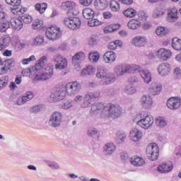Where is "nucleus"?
<instances>
[{
  "label": "nucleus",
  "mask_w": 181,
  "mask_h": 181,
  "mask_svg": "<svg viewBox=\"0 0 181 181\" xmlns=\"http://www.w3.org/2000/svg\"><path fill=\"white\" fill-rule=\"evenodd\" d=\"M101 114L102 117H109L113 119L119 118L124 113L122 107L118 105L109 104L106 106L101 103L93 105L90 109V114L92 115H97Z\"/></svg>",
  "instance_id": "nucleus-1"
},
{
  "label": "nucleus",
  "mask_w": 181,
  "mask_h": 181,
  "mask_svg": "<svg viewBox=\"0 0 181 181\" xmlns=\"http://www.w3.org/2000/svg\"><path fill=\"white\" fill-rule=\"evenodd\" d=\"M133 122L142 129H149L153 125V116L146 112H140L133 116Z\"/></svg>",
  "instance_id": "nucleus-2"
},
{
  "label": "nucleus",
  "mask_w": 181,
  "mask_h": 181,
  "mask_svg": "<svg viewBox=\"0 0 181 181\" xmlns=\"http://www.w3.org/2000/svg\"><path fill=\"white\" fill-rule=\"evenodd\" d=\"M100 97V92L95 91V92H88L84 97L83 95H76L74 101L76 103H81V101L83 102L81 103V106L82 108H89V107H91L93 105V103L97 100Z\"/></svg>",
  "instance_id": "nucleus-3"
},
{
  "label": "nucleus",
  "mask_w": 181,
  "mask_h": 181,
  "mask_svg": "<svg viewBox=\"0 0 181 181\" xmlns=\"http://www.w3.org/2000/svg\"><path fill=\"white\" fill-rule=\"evenodd\" d=\"M36 70V76L34 78V81H47L53 77L54 68L53 66L47 64L46 67Z\"/></svg>",
  "instance_id": "nucleus-4"
},
{
  "label": "nucleus",
  "mask_w": 181,
  "mask_h": 181,
  "mask_svg": "<svg viewBox=\"0 0 181 181\" xmlns=\"http://www.w3.org/2000/svg\"><path fill=\"white\" fill-rule=\"evenodd\" d=\"M139 69H141L139 65L123 64L116 66L114 69V73L117 77H122L125 74H131L132 71H136Z\"/></svg>",
  "instance_id": "nucleus-5"
},
{
  "label": "nucleus",
  "mask_w": 181,
  "mask_h": 181,
  "mask_svg": "<svg viewBox=\"0 0 181 181\" xmlns=\"http://www.w3.org/2000/svg\"><path fill=\"white\" fill-rule=\"evenodd\" d=\"M146 158L151 162H155L159 159V146L156 143H151L146 147Z\"/></svg>",
  "instance_id": "nucleus-6"
},
{
  "label": "nucleus",
  "mask_w": 181,
  "mask_h": 181,
  "mask_svg": "<svg viewBox=\"0 0 181 181\" xmlns=\"http://www.w3.org/2000/svg\"><path fill=\"white\" fill-rule=\"evenodd\" d=\"M62 29L57 25L48 27L45 32V36L49 40H57L62 37Z\"/></svg>",
  "instance_id": "nucleus-7"
},
{
  "label": "nucleus",
  "mask_w": 181,
  "mask_h": 181,
  "mask_svg": "<svg viewBox=\"0 0 181 181\" xmlns=\"http://www.w3.org/2000/svg\"><path fill=\"white\" fill-rule=\"evenodd\" d=\"M62 9L67 11V15H74L77 16L80 13V8L78 4L73 1H64L61 5Z\"/></svg>",
  "instance_id": "nucleus-8"
},
{
  "label": "nucleus",
  "mask_w": 181,
  "mask_h": 181,
  "mask_svg": "<svg viewBox=\"0 0 181 181\" xmlns=\"http://www.w3.org/2000/svg\"><path fill=\"white\" fill-rule=\"evenodd\" d=\"M64 89L65 90V93H66V95L73 97L80 93L81 85L78 81H71L65 85Z\"/></svg>",
  "instance_id": "nucleus-9"
},
{
  "label": "nucleus",
  "mask_w": 181,
  "mask_h": 181,
  "mask_svg": "<svg viewBox=\"0 0 181 181\" xmlns=\"http://www.w3.org/2000/svg\"><path fill=\"white\" fill-rule=\"evenodd\" d=\"M67 93L64 88H57L55 90L52 91L49 98V103H59V101H63L66 98Z\"/></svg>",
  "instance_id": "nucleus-10"
},
{
  "label": "nucleus",
  "mask_w": 181,
  "mask_h": 181,
  "mask_svg": "<svg viewBox=\"0 0 181 181\" xmlns=\"http://www.w3.org/2000/svg\"><path fill=\"white\" fill-rule=\"evenodd\" d=\"M63 23L69 29L76 30L81 26V19L78 17H66L63 20Z\"/></svg>",
  "instance_id": "nucleus-11"
},
{
  "label": "nucleus",
  "mask_w": 181,
  "mask_h": 181,
  "mask_svg": "<svg viewBox=\"0 0 181 181\" xmlns=\"http://www.w3.org/2000/svg\"><path fill=\"white\" fill-rule=\"evenodd\" d=\"M52 62L55 64L56 70H64L67 69L69 65L67 59L59 54H56L53 57Z\"/></svg>",
  "instance_id": "nucleus-12"
},
{
  "label": "nucleus",
  "mask_w": 181,
  "mask_h": 181,
  "mask_svg": "<svg viewBox=\"0 0 181 181\" xmlns=\"http://www.w3.org/2000/svg\"><path fill=\"white\" fill-rule=\"evenodd\" d=\"M63 122V113L59 111L52 112L49 119V124L53 128L60 127Z\"/></svg>",
  "instance_id": "nucleus-13"
},
{
  "label": "nucleus",
  "mask_w": 181,
  "mask_h": 181,
  "mask_svg": "<svg viewBox=\"0 0 181 181\" xmlns=\"http://www.w3.org/2000/svg\"><path fill=\"white\" fill-rule=\"evenodd\" d=\"M173 55V54L172 53V51L166 48H160L156 52V57L158 60H161L162 62H168V60H170Z\"/></svg>",
  "instance_id": "nucleus-14"
},
{
  "label": "nucleus",
  "mask_w": 181,
  "mask_h": 181,
  "mask_svg": "<svg viewBox=\"0 0 181 181\" xmlns=\"http://www.w3.org/2000/svg\"><path fill=\"white\" fill-rule=\"evenodd\" d=\"M154 103L153 98L151 95H143L140 98V105L144 110H152Z\"/></svg>",
  "instance_id": "nucleus-15"
},
{
  "label": "nucleus",
  "mask_w": 181,
  "mask_h": 181,
  "mask_svg": "<svg viewBox=\"0 0 181 181\" xmlns=\"http://www.w3.org/2000/svg\"><path fill=\"white\" fill-rule=\"evenodd\" d=\"M157 71L158 76L160 77H166L172 71V65L168 62H163L158 66Z\"/></svg>",
  "instance_id": "nucleus-16"
},
{
  "label": "nucleus",
  "mask_w": 181,
  "mask_h": 181,
  "mask_svg": "<svg viewBox=\"0 0 181 181\" xmlns=\"http://www.w3.org/2000/svg\"><path fill=\"white\" fill-rule=\"evenodd\" d=\"M132 45L135 47H145L148 45V37L144 35H136L132 39Z\"/></svg>",
  "instance_id": "nucleus-17"
},
{
  "label": "nucleus",
  "mask_w": 181,
  "mask_h": 181,
  "mask_svg": "<svg viewBox=\"0 0 181 181\" xmlns=\"http://www.w3.org/2000/svg\"><path fill=\"white\" fill-rule=\"evenodd\" d=\"M86 60V54L83 52H77L72 58V63L76 70L81 69V63Z\"/></svg>",
  "instance_id": "nucleus-18"
},
{
  "label": "nucleus",
  "mask_w": 181,
  "mask_h": 181,
  "mask_svg": "<svg viewBox=\"0 0 181 181\" xmlns=\"http://www.w3.org/2000/svg\"><path fill=\"white\" fill-rule=\"evenodd\" d=\"M163 88V86H162V83L159 82H154L149 86L148 93L150 95H159V94L162 93Z\"/></svg>",
  "instance_id": "nucleus-19"
},
{
  "label": "nucleus",
  "mask_w": 181,
  "mask_h": 181,
  "mask_svg": "<svg viewBox=\"0 0 181 181\" xmlns=\"http://www.w3.org/2000/svg\"><path fill=\"white\" fill-rule=\"evenodd\" d=\"M181 105V98L179 96L171 97L167 100V107L170 110H178Z\"/></svg>",
  "instance_id": "nucleus-20"
},
{
  "label": "nucleus",
  "mask_w": 181,
  "mask_h": 181,
  "mask_svg": "<svg viewBox=\"0 0 181 181\" xmlns=\"http://www.w3.org/2000/svg\"><path fill=\"white\" fill-rule=\"evenodd\" d=\"M144 136V133L138 128H133L129 132V138L133 142H139Z\"/></svg>",
  "instance_id": "nucleus-21"
},
{
  "label": "nucleus",
  "mask_w": 181,
  "mask_h": 181,
  "mask_svg": "<svg viewBox=\"0 0 181 181\" xmlns=\"http://www.w3.org/2000/svg\"><path fill=\"white\" fill-rule=\"evenodd\" d=\"M157 170L159 173H170L173 170V163L172 162H164L158 165Z\"/></svg>",
  "instance_id": "nucleus-22"
},
{
  "label": "nucleus",
  "mask_w": 181,
  "mask_h": 181,
  "mask_svg": "<svg viewBox=\"0 0 181 181\" xmlns=\"http://www.w3.org/2000/svg\"><path fill=\"white\" fill-rule=\"evenodd\" d=\"M130 163L134 168H142L146 165V160L143 157L133 156L130 158Z\"/></svg>",
  "instance_id": "nucleus-23"
},
{
  "label": "nucleus",
  "mask_w": 181,
  "mask_h": 181,
  "mask_svg": "<svg viewBox=\"0 0 181 181\" xmlns=\"http://www.w3.org/2000/svg\"><path fill=\"white\" fill-rule=\"evenodd\" d=\"M179 19V11L175 6L170 7L168 10L167 21L168 22H176Z\"/></svg>",
  "instance_id": "nucleus-24"
},
{
  "label": "nucleus",
  "mask_w": 181,
  "mask_h": 181,
  "mask_svg": "<svg viewBox=\"0 0 181 181\" xmlns=\"http://www.w3.org/2000/svg\"><path fill=\"white\" fill-rule=\"evenodd\" d=\"M103 62L106 64H111L117 60V53L114 51H107L103 56Z\"/></svg>",
  "instance_id": "nucleus-25"
},
{
  "label": "nucleus",
  "mask_w": 181,
  "mask_h": 181,
  "mask_svg": "<svg viewBox=\"0 0 181 181\" xmlns=\"http://www.w3.org/2000/svg\"><path fill=\"white\" fill-rule=\"evenodd\" d=\"M13 64V59H12L5 60L0 64V74H6V73L11 70Z\"/></svg>",
  "instance_id": "nucleus-26"
},
{
  "label": "nucleus",
  "mask_w": 181,
  "mask_h": 181,
  "mask_svg": "<svg viewBox=\"0 0 181 181\" xmlns=\"http://www.w3.org/2000/svg\"><path fill=\"white\" fill-rule=\"evenodd\" d=\"M10 25L14 30H21L23 28V23L21 18L12 17L10 20Z\"/></svg>",
  "instance_id": "nucleus-27"
},
{
  "label": "nucleus",
  "mask_w": 181,
  "mask_h": 181,
  "mask_svg": "<svg viewBox=\"0 0 181 181\" xmlns=\"http://www.w3.org/2000/svg\"><path fill=\"white\" fill-rule=\"evenodd\" d=\"M138 70L144 83H146V84H149L152 81V74H151V71H149L148 69H141V68Z\"/></svg>",
  "instance_id": "nucleus-28"
},
{
  "label": "nucleus",
  "mask_w": 181,
  "mask_h": 181,
  "mask_svg": "<svg viewBox=\"0 0 181 181\" xmlns=\"http://www.w3.org/2000/svg\"><path fill=\"white\" fill-rule=\"evenodd\" d=\"M115 151H117V146L112 142L107 143L103 146V153L105 155H112Z\"/></svg>",
  "instance_id": "nucleus-29"
},
{
  "label": "nucleus",
  "mask_w": 181,
  "mask_h": 181,
  "mask_svg": "<svg viewBox=\"0 0 181 181\" xmlns=\"http://www.w3.org/2000/svg\"><path fill=\"white\" fill-rule=\"evenodd\" d=\"M117 80V77L115 76V74L114 73H107L105 79L103 81H102L103 86H110V84H112L115 83Z\"/></svg>",
  "instance_id": "nucleus-30"
},
{
  "label": "nucleus",
  "mask_w": 181,
  "mask_h": 181,
  "mask_svg": "<svg viewBox=\"0 0 181 181\" xmlns=\"http://www.w3.org/2000/svg\"><path fill=\"white\" fill-rule=\"evenodd\" d=\"M142 26V23L138 19L132 18L129 20L127 23V28L132 30H136Z\"/></svg>",
  "instance_id": "nucleus-31"
},
{
  "label": "nucleus",
  "mask_w": 181,
  "mask_h": 181,
  "mask_svg": "<svg viewBox=\"0 0 181 181\" xmlns=\"http://www.w3.org/2000/svg\"><path fill=\"white\" fill-rule=\"evenodd\" d=\"M11 45L17 50H22L25 47V42L19 39L18 35H16L13 37Z\"/></svg>",
  "instance_id": "nucleus-32"
},
{
  "label": "nucleus",
  "mask_w": 181,
  "mask_h": 181,
  "mask_svg": "<svg viewBox=\"0 0 181 181\" xmlns=\"http://www.w3.org/2000/svg\"><path fill=\"white\" fill-rule=\"evenodd\" d=\"M94 6L98 11H104L108 7L107 0H95Z\"/></svg>",
  "instance_id": "nucleus-33"
},
{
  "label": "nucleus",
  "mask_w": 181,
  "mask_h": 181,
  "mask_svg": "<svg viewBox=\"0 0 181 181\" xmlns=\"http://www.w3.org/2000/svg\"><path fill=\"white\" fill-rule=\"evenodd\" d=\"M27 11L28 8L22 6H21V4L17 6H13L11 8V13H13V15H18V16H20V15H23V13Z\"/></svg>",
  "instance_id": "nucleus-34"
},
{
  "label": "nucleus",
  "mask_w": 181,
  "mask_h": 181,
  "mask_svg": "<svg viewBox=\"0 0 181 181\" xmlns=\"http://www.w3.org/2000/svg\"><path fill=\"white\" fill-rule=\"evenodd\" d=\"M45 45L46 41H45V35H37L32 40L33 46H45Z\"/></svg>",
  "instance_id": "nucleus-35"
},
{
  "label": "nucleus",
  "mask_w": 181,
  "mask_h": 181,
  "mask_svg": "<svg viewBox=\"0 0 181 181\" xmlns=\"http://www.w3.org/2000/svg\"><path fill=\"white\" fill-rule=\"evenodd\" d=\"M169 32H170V30L168 27L158 26L156 29V35L159 37H163L166 35H169Z\"/></svg>",
  "instance_id": "nucleus-36"
},
{
  "label": "nucleus",
  "mask_w": 181,
  "mask_h": 181,
  "mask_svg": "<svg viewBox=\"0 0 181 181\" xmlns=\"http://www.w3.org/2000/svg\"><path fill=\"white\" fill-rule=\"evenodd\" d=\"M125 139H127V134L124 132H119L116 134L115 142L117 145H121V144H124V142H125Z\"/></svg>",
  "instance_id": "nucleus-37"
},
{
  "label": "nucleus",
  "mask_w": 181,
  "mask_h": 181,
  "mask_svg": "<svg viewBox=\"0 0 181 181\" xmlns=\"http://www.w3.org/2000/svg\"><path fill=\"white\" fill-rule=\"evenodd\" d=\"M46 66H47V56H42L35 64V69L40 70V69H44Z\"/></svg>",
  "instance_id": "nucleus-38"
},
{
  "label": "nucleus",
  "mask_w": 181,
  "mask_h": 181,
  "mask_svg": "<svg viewBox=\"0 0 181 181\" xmlns=\"http://www.w3.org/2000/svg\"><path fill=\"white\" fill-rule=\"evenodd\" d=\"M136 10L133 8H127L122 11V14L126 18H129L132 19V18H135L136 16Z\"/></svg>",
  "instance_id": "nucleus-39"
},
{
  "label": "nucleus",
  "mask_w": 181,
  "mask_h": 181,
  "mask_svg": "<svg viewBox=\"0 0 181 181\" xmlns=\"http://www.w3.org/2000/svg\"><path fill=\"white\" fill-rule=\"evenodd\" d=\"M82 13L85 19H93L95 16V12L90 8H83Z\"/></svg>",
  "instance_id": "nucleus-40"
},
{
  "label": "nucleus",
  "mask_w": 181,
  "mask_h": 181,
  "mask_svg": "<svg viewBox=\"0 0 181 181\" xmlns=\"http://www.w3.org/2000/svg\"><path fill=\"white\" fill-rule=\"evenodd\" d=\"M122 41L119 40H116L115 41H112L107 45L109 50H117V49H119V47H122Z\"/></svg>",
  "instance_id": "nucleus-41"
},
{
  "label": "nucleus",
  "mask_w": 181,
  "mask_h": 181,
  "mask_svg": "<svg viewBox=\"0 0 181 181\" xmlns=\"http://www.w3.org/2000/svg\"><path fill=\"white\" fill-rule=\"evenodd\" d=\"M95 73V68L91 65H89L84 68L81 74L82 76H93Z\"/></svg>",
  "instance_id": "nucleus-42"
},
{
  "label": "nucleus",
  "mask_w": 181,
  "mask_h": 181,
  "mask_svg": "<svg viewBox=\"0 0 181 181\" xmlns=\"http://www.w3.org/2000/svg\"><path fill=\"white\" fill-rule=\"evenodd\" d=\"M124 93L127 95H134V94H136L138 93V89L132 85H127L123 90Z\"/></svg>",
  "instance_id": "nucleus-43"
},
{
  "label": "nucleus",
  "mask_w": 181,
  "mask_h": 181,
  "mask_svg": "<svg viewBox=\"0 0 181 181\" xmlns=\"http://www.w3.org/2000/svg\"><path fill=\"white\" fill-rule=\"evenodd\" d=\"M35 9L37 12H39L40 15H43L44 12H46L47 9V4L46 3H37L35 5Z\"/></svg>",
  "instance_id": "nucleus-44"
},
{
  "label": "nucleus",
  "mask_w": 181,
  "mask_h": 181,
  "mask_svg": "<svg viewBox=\"0 0 181 181\" xmlns=\"http://www.w3.org/2000/svg\"><path fill=\"white\" fill-rule=\"evenodd\" d=\"M156 124L158 128H165L168 126V120L163 117H158L156 119Z\"/></svg>",
  "instance_id": "nucleus-45"
},
{
  "label": "nucleus",
  "mask_w": 181,
  "mask_h": 181,
  "mask_svg": "<svg viewBox=\"0 0 181 181\" xmlns=\"http://www.w3.org/2000/svg\"><path fill=\"white\" fill-rule=\"evenodd\" d=\"M110 8L112 12H119L121 11V6L117 0L110 1Z\"/></svg>",
  "instance_id": "nucleus-46"
},
{
  "label": "nucleus",
  "mask_w": 181,
  "mask_h": 181,
  "mask_svg": "<svg viewBox=\"0 0 181 181\" xmlns=\"http://www.w3.org/2000/svg\"><path fill=\"white\" fill-rule=\"evenodd\" d=\"M12 42V38L8 35H4L0 37V43H2L4 46L8 47L11 42Z\"/></svg>",
  "instance_id": "nucleus-47"
},
{
  "label": "nucleus",
  "mask_w": 181,
  "mask_h": 181,
  "mask_svg": "<svg viewBox=\"0 0 181 181\" xmlns=\"http://www.w3.org/2000/svg\"><path fill=\"white\" fill-rule=\"evenodd\" d=\"M107 75V70H105V67L100 66L98 68L96 77L100 80L103 78H105V76Z\"/></svg>",
  "instance_id": "nucleus-48"
},
{
  "label": "nucleus",
  "mask_w": 181,
  "mask_h": 181,
  "mask_svg": "<svg viewBox=\"0 0 181 181\" xmlns=\"http://www.w3.org/2000/svg\"><path fill=\"white\" fill-rule=\"evenodd\" d=\"M88 57L91 63H97L100 60V53L98 52H91L89 53Z\"/></svg>",
  "instance_id": "nucleus-49"
},
{
  "label": "nucleus",
  "mask_w": 181,
  "mask_h": 181,
  "mask_svg": "<svg viewBox=\"0 0 181 181\" xmlns=\"http://www.w3.org/2000/svg\"><path fill=\"white\" fill-rule=\"evenodd\" d=\"M172 47L174 50H181V40L178 37H174L172 40Z\"/></svg>",
  "instance_id": "nucleus-50"
},
{
  "label": "nucleus",
  "mask_w": 181,
  "mask_h": 181,
  "mask_svg": "<svg viewBox=\"0 0 181 181\" xmlns=\"http://www.w3.org/2000/svg\"><path fill=\"white\" fill-rule=\"evenodd\" d=\"M103 23V21L98 18H90V20L88 21V26H90V28H95V26H101Z\"/></svg>",
  "instance_id": "nucleus-51"
},
{
  "label": "nucleus",
  "mask_w": 181,
  "mask_h": 181,
  "mask_svg": "<svg viewBox=\"0 0 181 181\" xmlns=\"http://www.w3.org/2000/svg\"><path fill=\"white\" fill-rule=\"evenodd\" d=\"M9 28H11V22L9 20L0 22V32H6Z\"/></svg>",
  "instance_id": "nucleus-52"
},
{
  "label": "nucleus",
  "mask_w": 181,
  "mask_h": 181,
  "mask_svg": "<svg viewBox=\"0 0 181 181\" xmlns=\"http://www.w3.org/2000/svg\"><path fill=\"white\" fill-rule=\"evenodd\" d=\"M42 26H43V20L37 18L32 24V29L34 30H37V29H40Z\"/></svg>",
  "instance_id": "nucleus-53"
},
{
  "label": "nucleus",
  "mask_w": 181,
  "mask_h": 181,
  "mask_svg": "<svg viewBox=\"0 0 181 181\" xmlns=\"http://www.w3.org/2000/svg\"><path fill=\"white\" fill-rule=\"evenodd\" d=\"M9 83V77L4 76L0 78V90H4Z\"/></svg>",
  "instance_id": "nucleus-54"
},
{
  "label": "nucleus",
  "mask_w": 181,
  "mask_h": 181,
  "mask_svg": "<svg viewBox=\"0 0 181 181\" xmlns=\"http://www.w3.org/2000/svg\"><path fill=\"white\" fill-rule=\"evenodd\" d=\"M165 14V12H163V10L159 7H156L154 8L153 11L152 16L153 18H160V16H163V15Z\"/></svg>",
  "instance_id": "nucleus-55"
},
{
  "label": "nucleus",
  "mask_w": 181,
  "mask_h": 181,
  "mask_svg": "<svg viewBox=\"0 0 181 181\" xmlns=\"http://www.w3.org/2000/svg\"><path fill=\"white\" fill-rule=\"evenodd\" d=\"M45 163H47V166L53 170H58V169H60V165L54 161L46 160Z\"/></svg>",
  "instance_id": "nucleus-56"
},
{
  "label": "nucleus",
  "mask_w": 181,
  "mask_h": 181,
  "mask_svg": "<svg viewBox=\"0 0 181 181\" xmlns=\"http://www.w3.org/2000/svg\"><path fill=\"white\" fill-rule=\"evenodd\" d=\"M35 70H36L35 69V67L27 68V69H25L22 71L21 74L24 77H30V76H32V74H33V71H35Z\"/></svg>",
  "instance_id": "nucleus-57"
},
{
  "label": "nucleus",
  "mask_w": 181,
  "mask_h": 181,
  "mask_svg": "<svg viewBox=\"0 0 181 181\" xmlns=\"http://www.w3.org/2000/svg\"><path fill=\"white\" fill-rule=\"evenodd\" d=\"M61 107L63 110H70L73 107V101L71 100H65L61 105Z\"/></svg>",
  "instance_id": "nucleus-58"
},
{
  "label": "nucleus",
  "mask_w": 181,
  "mask_h": 181,
  "mask_svg": "<svg viewBox=\"0 0 181 181\" xmlns=\"http://www.w3.org/2000/svg\"><path fill=\"white\" fill-rule=\"evenodd\" d=\"M21 21H23L24 23H26L27 25H28L29 23H32V21H33V18L32 17V16L29 14H24L21 17Z\"/></svg>",
  "instance_id": "nucleus-59"
},
{
  "label": "nucleus",
  "mask_w": 181,
  "mask_h": 181,
  "mask_svg": "<svg viewBox=\"0 0 181 181\" xmlns=\"http://www.w3.org/2000/svg\"><path fill=\"white\" fill-rule=\"evenodd\" d=\"M8 5L11 6H19L22 4V0H4Z\"/></svg>",
  "instance_id": "nucleus-60"
},
{
  "label": "nucleus",
  "mask_w": 181,
  "mask_h": 181,
  "mask_svg": "<svg viewBox=\"0 0 181 181\" xmlns=\"http://www.w3.org/2000/svg\"><path fill=\"white\" fill-rule=\"evenodd\" d=\"M36 60V57L35 55H31L29 58H25L21 60V64L26 65L29 64L30 62H35Z\"/></svg>",
  "instance_id": "nucleus-61"
},
{
  "label": "nucleus",
  "mask_w": 181,
  "mask_h": 181,
  "mask_svg": "<svg viewBox=\"0 0 181 181\" xmlns=\"http://www.w3.org/2000/svg\"><path fill=\"white\" fill-rule=\"evenodd\" d=\"M33 97H35V95L30 91L27 92L23 95V98H24V100H25V103H28V101H30V100H32Z\"/></svg>",
  "instance_id": "nucleus-62"
},
{
  "label": "nucleus",
  "mask_w": 181,
  "mask_h": 181,
  "mask_svg": "<svg viewBox=\"0 0 181 181\" xmlns=\"http://www.w3.org/2000/svg\"><path fill=\"white\" fill-rule=\"evenodd\" d=\"M6 21H9L8 13H5V11H0V23L6 22Z\"/></svg>",
  "instance_id": "nucleus-63"
},
{
  "label": "nucleus",
  "mask_w": 181,
  "mask_h": 181,
  "mask_svg": "<svg viewBox=\"0 0 181 181\" xmlns=\"http://www.w3.org/2000/svg\"><path fill=\"white\" fill-rule=\"evenodd\" d=\"M78 2L82 6H90L93 4V0H78Z\"/></svg>",
  "instance_id": "nucleus-64"
}]
</instances>
